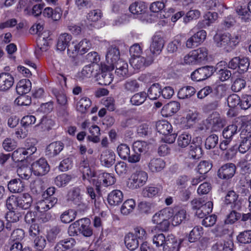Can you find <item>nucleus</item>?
Wrapping results in <instances>:
<instances>
[{
  "label": "nucleus",
  "mask_w": 251,
  "mask_h": 251,
  "mask_svg": "<svg viewBox=\"0 0 251 251\" xmlns=\"http://www.w3.org/2000/svg\"><path fill=\"white\" fill-rule=\"evenodd\" d=\"M173 215L174 209L171 207H166L155 213L152 216V222L156 225L155 228L159 230L166 231L170 226L169 219Z\"/></svg>",
  "instance_id": "1"
},
{
  "label": "nucleus",
  "mask_w": 251,
  "mask_h": 251,
  "mask_svg": "<svg viewBox=\"0 0 251 251\" xmlns=\"http://www.w3.org/2000/svg\"><path fill=\"white\" fill-rule=\"evenodd\" d=\"M91 48V44L89 40L83 39L80 41L73 40L71 42L68 49V54L74 57L77 54H84Z\"/></svg>",
  "instance_id": "2"
},
{
  "label": "nucleus",
  "mask_w": 251,
  "mask_h": 251,
  "mask_svg": "<svg viewBox=\"0 0 251 251\" xmlns=\"http://www.w3.org/2000/svg\"><path fill=\"white\" fill-rule=\"evenodd\" d=\"M148 178V174L142 170L136 171L130 176L127 182V186L131 189H138L144 186Z\"/></svg>",
  "instance_id": "3"
},
{
  "label": "nucleus",
  "mask_w": 251,
  "mask_h": 251,
  "mask_svg": "<svg viewBox=\"0 0 251 251\" xmlns=\"http://www.w3.org/2000/svg\"><path fill=\"white\" fill-rule=\"evenodd\" d=\"M193 208L196 210V215L200 218H203L211 213L213 209V202L205 201L202 200H196L192 201Z\"/></svg>",
  "instance_id": "4"
},
{
  "label": "nucleus",
  "mask_w": 251,
  "mask_h": 251,
  "mask_svg": "<svg viewBox=\"0 0 251 251\" xmlns=\"http://www.w3.org/2000/svg\"><path fill=\"white\" fill-rule=\"evenodd\" d=\"M165 44V41L161 34L155 33L152 38L150 47V50L153 58L160 54L162 52Z\"/></svg>",
  "instance_id": "5"
},
{
  "label": "nucleus",
  "mask_w": 251,
  "mask_h": 251,
  "mask_svg": "<svg viewBox=\"0 0 251 251\" xmlns=\"http://www.w3.org/2000/svg\"><path fill=\"white\" fill-rule=\"evenodd\" d=\"M215 71L212 66H205L199 68L192 73V79L196 81H202L210 76Z\"/></svg>",
  "instance_id": "6"
},
{
  "label": "nucleus",
  "mask_w": 251,
  "mask_h": 251,
  "mask_svg": "<svg viewBox=\"0 0 251 251\" xmlns=\"http://www.w3.org/2000/svg\"><path fill=\"white\" fill-rule=\"evenodd\" d=\"M68 199L77 206L78 210L80 211L87 209V205L82 201L79 189L75 188L71 191L68 194Z\"/></svg>",
  "instance_id": "7"
},
{
  "label": "nucleus",
  "mask_w": 251,
  "mask_h": 251,
  "mask_svg": "<svg viewBox=\"0 0 251 251\" xmlns=\"http://www.w3.org/2000/svg\"><path fill=\"white\" fill-rule=\"evenodd\" d=\"M32 172L37 176H43L50 170V167L44 158H40L31 164Z\"/></svg>",
  "instance_id": "8"
},
{
  "label": "nucleus",
  "mask_w": 251,
  "mask_h": 251,
  "mask_svg": "<svg viewBox=\"0 0 251 251\" xmlns=\"http://www.w3.org/2000/svg\"><path fill=\"white\" fill-rule=\"evenodd\" d=\"M236 166L232 163H227L223 165L218 170V176L223 179L231 178L236 172Z\"/></svg>",
  "instance_id": "9"
},
{
  "label": "nucleus",
  "mask_w": 251,
  "mask_h": 251,
  "mask_svg": "<svg viewBox=\"0 0 251 251\" xmlns=\"http://www.w3.org/2000/svg\"><path fill=\"white\" fill-rule=\"evenodd\" d=\"M83 128H89L91 135L88 137V139L94 142L98 143L100 141V129L98 126L95 125H91L90 122L85 121L82 124Z\"/></svg>",
  "instance_id": "10"
},
{
  "label": "nucleus",
  "mask_w": 251,
  "mask_h": 251,
  "mask_svg": "<svg viewBox=\"0 0 251 251\" xmlns=\"http://www.w3.org/2000/svg\"><path fill=\"white\" fill-rule=\"evenodd\" d=\"M199 114L196 111H189L181 119V124L185 129L192 127L198 121Z\"/></svg>",
  "instance_id": "11"
},
{
  "label": "nucleus",
  "mask_w": 251,
  "mask_h": 251,
  "mask_svg": "<svg viewBox=\"0 0 251 251\" xmlns=\"http://www.w3.org/2000/svg\"><path fill=\"white\" fill-rule=\"evenodd\" d=\"M82 174L83 179L87 180L93 184L96 187V190L98 193L100 192V182L99 181L98 176L90 168L84 170L81 172Z\"/></svg>",
  "instance_id": "12"
},
{
  "label": "nucleus",
  "mask_w": 251,
  "mask_h": 251,
  "mask_svg": "<svg viewBox=\"0 0 251 251\" xmlns=\"http://www.w3.org/2000/svg\"><path fill=\"white\" fill-rule=\"evenodd\" d=\"M14 83V78L8 73L0 74V91L5 92L10 89Z\"/></svg>",
  "instance_id": "13"
},
{
  "label": "nucleus",
  "mask_w": 251,
  "mask_h": 251,
  "mask_svg": "<svg viewBox=\"0 0 251 251\" xmlns=\"http://www.w3.org/2000/svg\"><path fill=\"white\" fill-rule=\"evenodd\" d=\"M37 202L36 209L40 212L48 211L52 208L57 202V199L55 197L44 198Z\"/></svg>",
  "instance_id": "14"
},
{
  "label": "nucleus",
  "mask_w": 251,
  "mask_h": 251,
  "mask_svg": "<svg viewBox=\"0 0 251 251\" xmlns=\"http://www.w3.org/2000/svg\"><path fill=\"white\" fill-rule=\"evenodd\" d=\"M181 243L180 240H178L174 235H170L166 237L163 247L164 251H178Z\"/></svg>",
  "instance_id": "15"
},
{
  "label": "nucleus",
  "mask_w": 251,
  "mask_h": 251,
  "mask_svg": "<svg viewBox=\"0 0 251 251\" xmlns=\"http://www.w3.org/2000/svg\"><path fill=\"white\" fill-rule=\"evenodd\" d=\"M153 61L152 58H150L146 60L142 56L132 57L130 60V65L136 70H140L146 66H148L151 64Z\"/></svg>",
  "instance_id": "16"
},
{
  "label": "nucleus",
  "mask_w": 251,
  "mask_h": 251,
  "mask_svg": "<svg viewBox=\"0 0 251 251\" xmlns=\"http://www.w3.org/2000/svg\"><path fill=\"white\" fill-rule=\"evenodd\" d=\"M100 160L102 165L110 167L115 162V154L111 150H105L102 152Z\"/></svg>",
  "instance_id": "17"
},
{
  "label": "nucleus",
  "mask_w": 251,
  "mask_h": 251,
  "mask_svg": "<svg viewBox=\"0 0 251 251\" xmlns=\"http://www.w3.org/2000/svg\"><path fill=\"white\" fill-rule=\"evenodd\" d=\"M233 243L230 239L221 240L214 244L212 251H231Z\"/></svg>",
  "instance_id": "18"
},
{
  "label": "nucleus",
  "mask_w": 251,
  "mask_h": 251,
  "mask_svg": "<svg viewBox=\"0 0 251 251\" xmlns=\"http://www.w3.org/2000/svg\"><path fill=\"white\" fill-rule=\"evenodd\" d=\"M180 108L179 103L176 101H172L164 105L161 110L163 116L168 117L177 112Z\"/></svg>",
  "instance_id": "19"
},
{
  "label": "nucleus",
  "mask_w": 251,
  "mask_h": 251,
  "mask_svg": "<svg viewBox=\"0 0 251 251\" xmlns=\"http://www.w3.org/2000/svg\"><path fill=\"white\" fill-rule=\"evenodd\" d=\"M42 15L45 18L51 19L53 21H58L60 19L62 16V11L61 8L56 7L52 9L51 7H47L43 9Z\"/></svg>",
  "instance_id": "20"
},
{
  "label": "nucleus",
  "mask_w": 251,
  "mask_h": 251,
  "mask_svg": "<svg viewBox=\"0 0 251 251\" xmlns=\"http://www.w3.org/2000/svg\"><path fill=\"white\" fill-rule=\"evenodd\" d=\"M71 40L72 36L68 33H65L60 35L56 44L57 50L61 51H64L67 48L68 50L71 43Z\"/></svg>",
  "instance_id": "21"
},
{
  "label": "nucleus",
  "mask_w": 251,
  "mask_h": 251,
  "mask_svg": "<svg viewBox=\"0 0 251 251\" xmlns=\"http://www.w3.org/2000/svg\"><path fill=\"white\" fill-rule=\"evenodd\" d=\"M119 58L120 52L117 48L111 47L108 49L106 54V60L109 66H113L114 64L120 60Z\"/></svg>",
  "instance_id": "22"
},
{
  "label": "nucleus",
  "mask_w": 251,
  "mask_h": 251,
  "mask_svg": "<svg viewBox=\"0 0 251 251\" xmlns=\"http://www.w3.org/2000/svg\"><path fill=\"white\" fill-rule=\"evenodd\" d=\"M113 69L114 66L104 65L101 67V78H100V80L103 85H109L113 81V77L111 71Z\"/></svg>",
  "instance_id": "23"
},
{
  "label": "nucleus",
  "mask_w": 251,
  "mask_h": 251,
  "mask_svg": "<svg viewBox=\"0 0 251 251\" xmlns=\"http://www.w3.org/2000/svg\"><path fill=\"white\" fill-rule=\"evenodd\" d=\"M79 232L85 237H90L93 231L90 227V220L88 218H83L78 220Z\"/></svg>",
  "instance_id": "24"
},
{
  "label": "nucleus",
  "mask_w": 251,
  "mask_h": 251,
  "mask_svg": "<svg viewBox=\"0 0 251 251\" xmlns=\"http://www.w3.org/2000/svg\"><path fill=\"white\" fill-rule=\"evenodd\" d=\"M64 144L61 142H54L50 143L46 149V154L50 157L58 155L63 149Z\"/></svg>",
  "instance_id": "25"
},
{
  "label": "nucleus",
  "mask_w": 251,
  "mask_h": 251,
  "mask_svg": "<svg viewBox=\"0 0 251 251\" xmlns=\"http://www.w3.org/2000/svg\"><path fill=\"white\" fill-rule=\"evenodd\" d=\"M206 121L209 124L206 127V128L211 127L214 130H218L223 126L222 119L216 113L211 115L206 120Z\"/></svg>",
  "instance_id": "26"
},
{
  "label": "nucleus",
  "mask_w": 251,
  "mask_h": 251,
  "mask_svg": "<svg viewBox=\"0 0 251 251\" xmlns=\"http://www.w3.org/2000/svg\"><path fill=\"white\" fill-rule=\"evenodd\" d=\"M202 21L198 23V26L201 28L209 26L215 23L218 18V14L216 12H208L204 15Z\"/></svg>",
  "instance_id": "27"
},
{
  "label": "nucleus",
  "mask_w": 251,
  "mask_h": 251,
  "mask_svg": "<svg viewBox=\"0 0 251 251\" xmlns=\"http://www.w3.org/2000/svg\"><path fill=\"white\" fill-rule=\"evenodd\" d=\"M115 74L119 79H123L128 76V64L126 62L119 60L116 64Z\"/></svg>",
  "instance_id": "28"
},
{
  "label": "nucleus",
  "mask_w": 251,
  "mask_h": 251,
  "mask_svg": "<svg viewBox=\"0 0 251 251\" xmlns=\"http://www.w3.org/2000/svg\"><path fill=\"white\" fill-rule=\"evenodd\" d=\"M123 194L121 191L115 190L111 191L108 195L107 201L111 205H117L123 201Z\"/></svg>",
  "instance_id": "29"
},
{
  "label": "nucleus",
  "mask_w": 251,
  "mask_h": 251,
  "mask_svg": "<svg viewBox=\"0 0 251 251\" xmlns=\"http://www.w3.org/2000/svg\"><path fill=\"white\" fill-rule=\"evenodd\" d=\"M226 65V62L221 61L216 65V69H215L218 72L219 77L222 81L228 79L231 75L230 71L225 69Z\"/></svg>",
  "instance_id": "30"
},
{
  "label": "nucleus",
  "mask_w": 251,
  "mask_h": 251,
  "mask_svg": "<svg viewBox=\"0 0 251 251\" xmlns=\"http://www.w3.org/2000/svg\"><path fill=\"white\" fill-rule=\"evenodd\" d=\"M91 105V101L90 99L86 97H83L79 100H76L75 109L81 113H85Z\"/></svg>",
  "instance_id": "31"
},
{
  "label": "nucleus",
  "mask_w": 251,
  "mask_h": 251,
  "mask_svg": "<svg viewBox=\"0 0 251 251\" xmlns=\"http://www.w3.org/2000/svg\"><path fill=\"white\" fill-rule=\"evenodd\" d=\"M241 142L238 147L239 151L242 153L247 152L251 146V136L250 133L245 135H243V131L240 135Z\"/></svg>",
  "instance_id": "32"
},
{
  "label": "nucleus",
  "mask_w": 251,
  "mask_h": 251,
  "mask_svg": "<svg viewBox=\"0 0 251 251\" xmlns=\"http://www.w3.org/2000/svg\"><path fill=\"white\" fill-rule=\"evenodd\" d=\"M19 207L23 209H27L32 203V198L28 193H24L18 197Z\"/></svg>",
  "instance_id": "33"
},
{
  "label": "nucleus",
  "mask_w": 251,
  "mask_h": 251,
  "mask_svg": "<svg viewBox=\"0 0 251 251\" xmlns=\"http://www.w3.org/2000/svg\"><path fill=\"white\" fill-rule=\"evenodd\" d=\"M148 166L152 172H159L165 168V162L161 158H154L150 160Z\"/></svg>",
  "instance_id": "34"
},
{
  "label": "nucleus",
  "mask_w": 251,
  "mask_h": 251,
  "mask_svg": "<svg viewBox=\"0 0 251 251\" xmlns=\"http://www.w3.org/2000/svg\"><path fill=\"white\" fill-rule=\"evenodd\" d=\"M50 43L51 39L49 36H46L44 34L40 35L37 40L39 50H36V53H37L39 50H40L41 52H45L48 50L49 49Z\"/></svg>",
  "instance_id": "35"
},
{
  "label": "nucleus",
  "mask_w": 251,
  "mask_h": 251,
  "mask_svg": "<svg viewBox=\"0 0 251 251\" xmlns=\"http://www.w3.org/2000/svg\"><path fill=\"white\" fill-rule=\"evenodd\" d=\"M214 40L216 45L218 47H229L230 34H217L214 37Z\"/></svg>",
  "instance_id": "36"
},
{
  "label": "nucleus",
  "mask_w": 251,
  "mask_h": 251,
  "mask_svg": "<svg viewBox=\"0 0 251 251\" xmlns=\"http://www.w3.org/2000/svg\"><path fill=\"white\" fill-rule=\"evenodd\" d=\"M8 188L12 193H20L24 190L25 184L20 179H13L9 182Z\"/></svg>",
  "instance_id": "37"
},
{
  "label": "nucleus",
  "mask_w": 251,
  "mask_h": 251,
  "mask_svg": "<svg viewBox=\"0 0 251 251\" xmlns=\"http://www.w3.org/2000/svg\"><path fill=\"white\" fill-rule=\"evenodd\" d=\"M31 88V83L29 79H23L20 80L17 84L16 91L22 95L29 92Z\"/></svg>",
  "instance_id": "38"
},
{
  "label": "nucleus",
  "mask_w": 251,
  "mask_h": 251,
  "mask_svg": "<svg viewBox=\"0 0 251 251\" xmlns=\"http://www.w3.org/2000/svg\"><path fill=\"white\" fill-rule=\"evenodd\" d=\"M125 243L130 251H134L139 246L138 240L132 233H128L125 237Z\"/></svg>",
  "instance_id": "39"
},
{
  "label": "nucleus",
  "mask_w": 251,
  "mask_h": 251,
  "mask_svg": "<svg viewBox=\"0 0 251 251\" xmlns=\"http://www.w3.org/2000/svg\"><path fill=\"white\" fill-rule=\"evenodd\" d=\"M156 127L158 132L163 135H168L173 131L172 126L166 121L157 122Z\"/></svg>",
  "instance_id": "40"
},
{
  "label": "nucleus",
  "mask_w": 251,
  "mask_h": 251,
  "mask_svg": "<svg viewBox=\"0 0 251 251\" xmlns=\"http://www.w3.org/2000/svg\"><path fill=\"white\" fill-rule=\"evenodd\" d=\"M196 93L195 88L187 86L180 88L177 93V97L179 99H187L191 98Z\"/></svg>",
  "instance_id": "41"
},
{
  "label": "nucleus",
  "mask_w": 251,
  "mask_h": 251,
  "mask_svg": "<svg viewBox=\"0 0 251 251\" xmlns=\"http://www.w3.org/2000/svg\"><path fill=\"white\" fill-rule=\"evenodd\" d=\"M192 137L190 134L183 132L178 135L177 138V145L181 148H185L191 143Z\"/></svg>",
  "instance_id": "42"
},
{
  "label": "nucleus",
  "mask_w": 251,
  "mask_h": 251,
  "mask_svg": "<svg viewBox=\"0 0 251 251\" xmlns=\"http://www.w3.org/2000/svg\"><path fill=\"white\" fill-rule=\"evenodd\" d=\"M147 5L145 2L139 1L135 2L131 4L129 9L133 14L139 15L145 13L147 9Z\"/></svg>",
  "instance_id": "43"
},
{
  "label": "nucleus",
  "mask_w": 251,
  "mask_h": 251,
  "mask_svg": "<svg viewBox=\"0 0 251 251\" xmlns=\"http://www.w3.org/2000/svg\"><path fill=\"white\" fill-rule=\"evenodd\" d=\"M21 215L17 211L9 210L5 215V218L7 222L6 228L7 229H11V224L16 223L19 221Z\"/></svg>",
  "instance_id": "44"
},
{
  "label": "nucleus",
  "mask_w": 251,
  "mask_h": 251,
  "mask_svg": "<svg viewBox=\"0 0 251 251\" xmlns=\"http://www.w3.org/2000/svg\"><path fill=\"white\" fill-rule=\"evenodd\" d=\"M135 206L136 203L134 200L128 199L123 203L121 207V212L123 215H127L133 211Z\"/></svg>",
  "instance_id": "45"
},
{
  "label": "nucleus",
  "mask_w": 251,
  "mask_h": 251,
  "mask_svg": "<svg viewBox=\"0 0 251 251\" xmlns=\"http://www.w3.org/2000/svg\"><path fill=\"white\" fill-rule=\"evenodd\" d=\"M161 95V86L158 83H154L148 90L147 96L151 100H156Z\"/></svg>",
  "instance_id": "46"
},
{
  "label": "nucleus",
  "mask_w": 251,
  "mask_h": 251,
  "mask_svg": "<svg viewBox=\"0 0 251 251\" xmlns=\"http://www.w3.org/2000/svg\"><path fill=\"white\" fill-rule=\"evenodd\" d=\"M99 181L101 183L102 180L104 186H108L114 184L116 182V178L111 174L103 173L98 175Z\"/></svg>",
  "instance_id": "47"
},
{
  "label": "nucleus",
  "mask_w": 251,
  "mask_h": 251,
  "mask_svg": "<svg viewBox=\"0 0 251 251\" xmlns=\"http://www.w3.org/2000/svg\"><path fill=\"white\" fill-rule=\"evenodd\" d=\"M186 217V211L184 209H179L175 213L174 212V215L172 217V224L176 226L180 224Z\"/></svg>",
  "instance_id": "48"
},
{
  "label": "nucleus",
  "mask_w": 251,
  "mask_h": 251,
  "mask_svg": "<svg viewBox=\"0 0 251 251\" xmlns=\"http://www.w3.org/2000/svg\"><path fill=\"white\" fill-rule=\"evenodd\" d=\"M203 228L200 226H196L190 232L188 240L191 243H194L198 240L203 235Z\"/></svg>",
  "instance_id": "49"
},
{
  "label": "nucleus",
  "mask_w": 251,
  "mask_h": 251,
  "mask_svg": "<svg viewBox=\"0 0 251 251\" xmlns=\"http://www.w3.org/2000/svg\"><path fill=\"white\" fill-rule=\"evenodd\" d=\"M72 176L67 174H62L57 176L55 179V184L59 187H64L72 180Z\"/></svg>",
  "instance_id": "50"
},
{
  "label": "nucleus",
  "mask_w": 251,
  "mask_h": 251,
  "mask_svg": "<svg viewBox=\"0 0 251 251\" xmlns=\"http://www.w3.org/2000/svg\"><path fill=\"white\" fill-rule=\"evenodd\" d=\"M192 51L198 63L207 59L208 50L206 48L201 47Z\"/></svg>",
  "instance_id": "51"
},
{
  "label": "nucleus",
  "mask_w": 251,
  "mask_h": 251,
  "mask_svg": "<svg viewBox=\"0 0 251 251\" xmlns=\"http://www.w3.org/2000/svg\"><path fill=\"white\" fill-rule=\"evenodd\" d=\"M189 155L193 159L200 158L202 155V149L200 145L192 143L190 147Z\"/></svg>",
  "instance_id": "52"
},
{
  "label": "nucleus",
  "mask_w": 251,
  "mask_h": 251,
  "mask_svg": "<svg viewBox=\"0 0 251 251\" xmlns=\"http://www.w3.org/2000/svg\"><path fill=\"white\" fill-rule=\"evenodd\" d=\"M95 68H98V65L96 64H89L85 66L79 74V77L82 79L90 78L92 75Z\"/></svg>",
  "instance_id": "53"
},
{
  "label": "nucleus",
  "mask_w": 251,
  "mask_h": 251,
  "mask_svg": "<svg viewBox=\"0 0 251 251\" xmlns=\"http://www.w3.org/2000/svg\"><path fill=\"white\" fill-rule=\"evenodd\" d=\"M31 169L27 166L23 165L17 169V173L20 178L28 179L31 176Z\"/></svg>",
  "instance_id": "54"
},
{
  "label": "nucleus",
  "mask_w": 251,
  "mask_h": 251,
  "mask_svg": "<svg viewBox=\"0 0 251 251\" xmlns=\"http://www.w3.org/2000/svg\"><path fill=\"white\" fill-rule=\"evenodd\" d=\"M133 148L135 152L144 153L150 148V144L143 141H137L134 142Z\"/></svg>",
  "instance_id": "55"
},
{
  "label": "nucleus",
  "mask_w": 251,
  "mask_h": 251,
  "mask_svg": "<svg viewBox=\"0 0 251 251\" xmlns=\"http://www.w3.org/2000/svg\"><path fill=\"white\" fill-rule=\"evenodd\" d=\"M237 12L241 20L245 22L247 21L249 19L250 15L251 14V1L249 2L247 9L241 6L237 8Z\"/></svg>",
  "instance_id": "56"
},
{
  "label": "nucleus",
  "mask_w": 251,
  "mask_h": 251,
  "mask_svg": "<svg viewBox=\"0 0 251 251\" xmlns=\"http://www.w3.org/2000/svg\"><path fill=\"white\" fill-rule=\"evenodd\" d=\"M160 189L157 187L148 186L145 187L142 191V194L144 197L152 198L159 193Z\"/></svg>",
  "instance_id": "57"
},
{
  "label": "nucleus",
  "mask_w": 251,
  "mask_h": 251,
  "mask_svg": "<svg viewBox=\"0 0 251 251\" xmlns=\"http://www.w3.org/2000/svg\"><path fill=\"white\" fill-rule=\"evenodd\" d=\"M76 212L73 210L64 211L60 216V219L64 223H69L75 219Z\"/></svg>",
  "instance_id": "58"
},
{
  "label": "nucleus",
  "mask_w": 251,
  "mask_h": 251,
  "mask_svg": "<svg viewBox=\"0 0 251 251\" xmlns=\"http://www.w3.org/2000/svg\"><path fill=\"white\" fill-rule=\"evenodd\" d=\"M147 94L145 92H140L134 94L130 99V101L133 105H140L146 100Z\"/></svg>",
  "instance_id": "59"
},
{
  "label": "nucleus",
  "mask_w": 251,
  "mask_h": 251,
  "mask_svg": "<svg viewBox=\"0 0 251 251\" xmlns=\"http://www.w3.org/2000/svg\"><path fill=\"white\" fill-rule=\"evenodd\" d=\"M201 15V12L197 9L190 10L183 17V22L187 24L191 21L198 19Z\"/></svg>",
  "instance_id": "60"
},
{
  "label": "nucleus",
  "mask_w": 251,
  "mask_h": 251,
  "mask_svg": "<svg viewBox=\"0 0 251 251\" xmlns=\"http://www.w3.org/2000/svg\"><path fill=\"white\" fill-rule=\"evenodd\" d=\"M130 148L126 144H121L117 147L118 154L123 159H127L130 154Z\"/></svg>",
  "instance_id": "61"
},
{
  "label": "nucleus",
  "mask_w": 251,
  "mask_h": 251,
  "mask_svg": "<svg viewBox=\"0 0 251 251\" xmlns=\"http://www.w3.org/2000/svg\"><path fill=\"white\" fill-rule=\"evenodd\" d=\"M237 126L235 125L228 126L223 131V137L226 139L231 140L232 136L237 133Z\"/></svg>",
  "instance_id": "62"
},
{
  "label": "nucleus",
  "mask_w": 251,
  "mask_h": 251,
  "mask_svg": "<svg viewBox=\"0 0 251 251\" xmlns=\"http://www.w3.org/2000/svg\"><path fill=\"white\" fill-rule=\"evenodd\" d=\"M238 196L233 191H229L225 197V202L226 204H231V207H235Z\"/></svg>",
  "instance_id": "63"
},
{
  "label": "nucleus",
  "mask_w": 251,
  "mask_h": 251,
  "mask_svg": "<svg viewBox=\"0 0 251 251\" xmlns=\"http://www.w3.org/2000/svg\"><path fill=\"white\" fill-rule=\"evenodd\" d=\"M237 240L242 244L251 243V230H245L240 232L237 236Z\"/></svg>",
  "instance_id": "64"
}]
</instances>
